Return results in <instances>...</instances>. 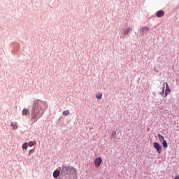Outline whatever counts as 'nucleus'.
<instances>
[{"mask_svg":"<svg viewBox=\"0 0 179 179\" xmlns=\"http://www.w3.org/2000/svg\"><path fill=\"white\" fill-rule=\"evenodd\" d=\"M47 108H48L47 102L41 100L34 101L31 112V121L37 122L38 118H41V116L44 115Z\"/></svg>","mask_w":179,"mask_h":179,"instance_id":"1","label":"nucleus"},{"mask_svg":"<svg viewBox=\"0 0 179 179\" xmlns=\"http://www.w3.org/2000/svg\"><path fill=\"white\" fill-rule=\"evenodd\" d=\"M76 171V169L75 168H71L69 166H62V171H61V174L62 176H66L68 174L71 173H75Z\"/></svg>","mask_w":179,"mask_h":179,"instance_id":"2","label":"nucleus"},{"mask_svg":"<svg viewBox=\"0 0 179 179\" xmlns=\"http://www.w3.org/2000/svg\"><path fill=\"white\" fill-rule=\"evenodd\" d=\"M165 85H166L165 97H167V96L169 95V93L171 92V90H170V86H169V84L167 83H164L163 88H162V94L164 93Z\"/></svg>","mask_w":179,"mask_h":179,"instance_id":"3","label":"nucleus"},{"mask_svg":"<svg viewBox=\"0 0 179 179\" xmlns=\"http://www.w3.org/2000/svg\"><path fill=\"white\" fill-rule=\"evenodd\" d=\"M153 146H154L155 149H156L157 153H159V155H160V153H162V146L160 145V144H159V143H157V142H155L153 143Z\"/></svg>","mask_w":179,"mask_h":179,"instance_id":"4","label":"nucleus"},{"mask_svg":"<svg viewBox=\"0 0 179 179\" xmlns=\"http://www.w3.org/2000/svg\"><path fill=\"white\" fill-rule=\"evenodd\" d=\"M101 163H103V159H101V157H98L95 159L94 164L95 167L99 168L100 167Z\"/></svg>","mask_w":179,"mask_h":179,"instance_id":"5","label":"nucleus"},{"mask_svg":"<svg viewBox=\"0 0 179 179\" xmlns=\"http://www.w3.org/2000/svg\"><path fill=\"white\" fill-rule=\"evenodd\" d=\"M11 127L13 128V131H16V129H17V128H19V126L17 125V122H13L11 123Z\"/></svg>","mask_w":179,"mask_h":179,"instance_id":"6","label":"nucleus"},{"mask_svg":"<svg viewBox=\"0 0 179 179\" xmlns=\"http://www.w3.org/2000/svg\"><path fill=\"white\" fill-rule=\"evenodd\" d=\"M149 31V27H144L141 28V33L143 34L144 33H148Z\"/></svg>","mask_w":179,"mask_h":179,"instance_id":"7","label":"nucleus"},{"mask_svg":"<svg viewBox=\"0 0 179 179\" xmlns=\"http://www.w3.org/2000/svg\"><path fill=\"white\" fill-rule=\"evenodd\" d=\"M163 16H164V11L159 10L157 13V17H163Z\"/></svg>","mask_w":179,"mask_h":179,"instance_id":"8","label":"nucleus"},{"mask_svg":"<svg viewBox=\"0 0 179 179\" xmlns=\"http://www.w3.org/2000/svg\"><path fill=\"white\" fill-rule=\"evenodd\" d=\"M60 171L58 170H56L53 172V177L54 178H58L59 177Z\"/></svg>","mask_w":179,"mask_h":179,"instance_id":"9","label":"nucleus"},{"mask_svg":"<svg viewBox=\"0 0 179 179\" xmlns=\"http://www.w3.org/2000/svg\"><path fill=\"white\" fill-rule=\"evenodd\" d=\"M22 115H27V114H29V109L27 108L23 109L22 111Z\"/></svg>","mask_w":179,"mask_h":179,"instance_id":"10","label":"nucleus"},{"mask_svg":"<svg viewBox=\"0 0 179 179\" xmlns=\"http://www.w3.org/2000/svg\"><path fill=\"white\" fill-rule=\"evenodd\" d=\"M129 31H132V29L131 27H128L126 29H124V34H128Z\"/></svg>","mask_w":179,"mask_h":179,"instance_id":"11","label":"nucleus"},{"mask_svg":"<svg viewBox=\"0 0 179 179\" xmlns=\"http://www.w3.org/2000/svg\"><path fill=\"white\" fill-rule=\"evenodd\" d=\"M96 99H98V100H101V97H103V94L101 93H98L96 95Z\"/></svg>","mask_w":179,"mask_h":179,"instance_id":"12","label":"nucleus"},{"mask_svg":"<svg viewBox=\"0 0 179 179\" xmlns=\"http://www.w3.org/2000/svg\"><path fill=\"white\" fill-rule=\"evenodd\" d=\"M162 146L165 149L168 148L169 145H167V141H166V140H164V141L162 142Z\"/></svg>","mask_w":179,"mask_h":179,"instance_id":"13","label":"nucleus"},{"mask_svg":"<svg viewBox=\"0 0 179 179\" xmlns=\"http://www.w3.org/2000/svg\"><path fill=\"white\" fill-rule=\"evenodd\" d=\"M63 115H64L65 117H66V115H69L70 114V112H69V110H66L63 112Z\"/></svg>","mask_w":179,"mask_h":179,"instance_id":"14","label":"nucleus"},{"mask_svg":"<svg viewBox=\"0 0 179 179\" xmlns=\"http://www.w3.org/2000/svg\"><path fill=\"white\" fill-rule=\"evenodd\" d=\"M157 136H158L159 141H163V142L165 141L164 136H163V135H161L160 134H159Z\"/></svg>","mask_w":179,"mask_h":179,"instance_id":"15","label":"nucleus"},{"mask_svg":"<svg viewBox=\"0 0 179 179\" xmlns=\"http://www.w3.org/2000/svg\"><path fill=\"white\" fill-rule=\"evenodd\" d=\"M36 141H30L28 145L29 146H30L31 148V146H34V145H36Z\"/></svg>","mask_w":179,"mask_h":179,"instance_id":"16","label":"nucleus"},{"mask_svg":"<svg viewBox=\"0 0 179 179\" xmlns=\"http://www.w3.org/2000/svg\"><path fill=\"white\" fill-rule=\"evenodd\" d=\"M33 153H34V149L30 150L29 151L28 156H31V155H33Z\"/></svg>","mask_w":179,"mask_h":179,"instance_id":"17","label":"nucleus"},{"mask_svg":"<svg viewBox=\"0 0 179 179\" xmlns=\"http://www.w3.org/2000/svg\"><path fill=\"white\" fill-rule=\"evenodd\" d=\"M22 149H27V143H24L22 145Z\"/></svg>","mask_w":179,"mask_h":179,"instance_id":"18","label":"nucleus"},{"mask_svg":"<svg viewBox=\"0 0 179 179\" xmlns=\"http://www.w3.org/2000/svg\"><path fill=\"white\" fill-rule=\"evenodd\" d=\"M117 135V133L115 131H113L112 133V136H115Z\"/></svg>","mask_w":179,"mask_h":179,"instance_id":"19","label":"nucleus"},{"mask_svg":"<svg viewBox=\"0 0 179 179\" xmlns=\"http://www.w3.org/2000/svg\"><path fill=\"white\" fill-rule=\"evenodd\" d=\"M175 179H179V175L177 176L175 178Z\"/></svg>","mask_w":179,"mask_h":179,"instance_id":"20","label":"nucleus"}]
</instances>
